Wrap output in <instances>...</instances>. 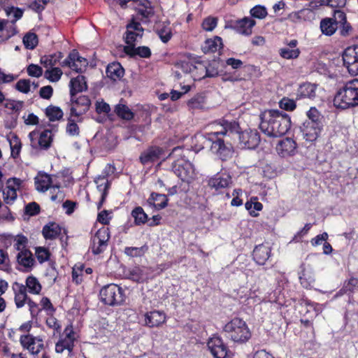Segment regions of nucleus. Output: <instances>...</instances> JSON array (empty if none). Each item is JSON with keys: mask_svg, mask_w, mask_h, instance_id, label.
Here are the masks:
<instances>
[{"mask_svg": "<svg viewBox=\"0 0 358 358\" xmlns=\"http://www.w3.org/2000/svg\"><path fill=\"white\" fill-rule=\"evenodd\" d=\"M220 124L222 127V131L207 133L205 138L209 143L208 145L210 150L222 161H226L231 157L234 150L231 143L226 141L224 137L228 132L240 134L241 128L239 123L235 120L222 119Z\"/></svg>", "mask_w": 358, "mask_h": 358, "instance_id": "f257e3e1", "label": "nucleus"}, {"mask_svg": "<svg viewBox=\"0 0 358 358\" xmlns=\"http://www.w3.org/2000/svg\"><path fill=\"white\" fill-rule=\"evenodd\" d=\"M259 129L269 137H280L291 127V118L278 110H265L260 113Z\"/></svg>", "mask_w": 358, "mask_h": 358, "instance_id": "f03ea898", "label": "nucleus"}, {"mask_svg": "<svg viewBox=\"0 0 358 358\" xmlns=\"http://www.w3.org/2000/svg\"><path fill=\"white\" fill-rule=\"evenodd\" d=\"M333 102L334 106L340 109L358 106V78L346 82L337 91Z\"/></svg>", "mask_w": 358, "mask_h": 358, "instance_id": "7ed1b4c3", "label": "nucleus"}, {"mask_svg": "<svg viewBox=\"0 0 358 358\" xmlns=\"http://www.w3.org/2000/svg\"><path fill=\"white\" fill-rule=\"evenodd\" d=\"M223 333L227 338L238 344L246 343L252 337V333L246 322L235 317L223 327Z\"/></svg>", "mask_w": 358, "mask_h": 358, "instance_id": "20e7f679", "label": "nucleus"}, {"mask_svg": "<svg viewBox=\"0 0 358 358\" xmlns=\"http://www.w3.org/2000/svg\"><path fill=\"white\" fill-rule=\"evenodd\" d=\"M100 301L105 305L117 306L125 301L123 289L116 284L110 283L103 286L99 291Z\"/></svg>", "mask_w": 358, "mask_h": 358, "instance_id": "39448f33", "label": "nucleus"}, {"mask_svg": "<svg viewBox=\"0 0 358 358\" xmlns=\"http://www.w3.org/2000/svg\"><path fill=\"white\" fill-rule=\"evenodd\" d=\"M31 147L35 150H48L53 141V134L50 129H45L41 133L34 130L29 134Z\"/></svg>", "mask_w": 358, "mask_h": 358, "instance_id": "423d86ee", "label": "nucleus"}, {"mask_svg": "<svg viewBox=\"0 0 358 358\" xmlns=\"http://www.w3.org/2000/svg\"><path fill=\"white\" fill-rule=\"evenodd\" d=\"M110 238V230L108 227H101L91 238L90 248L94 255L103 253L108 245Z\"/></svg>", "mask_w": 358, "mask_h": 358, "instance_id": "0eeeda50", "label": "nucleus"}, {"mask_svg": "<svg viewBox=\"0 0 358 358\" xmlns=\"http://www.w3.org/2000/svg\"><path fill=\"white\" fill-rule=\"evenodd\" d=\"M76 341V332L73 330V325L71 324H68L55 344V352L62 353L65 350H67L69 352H71L73 350Z\"/></svg>", "mask_w": 358, "mask_h": 358, "instance_id": "6e6552de", "label": "nucleus"}, {"mask_svg": "<svg viewBox=\"0 0 358 358\" xmlns=\"http://www.w3.org/2000/svg\"><path fill=\"white\" fill-rule=\"evenodd\" d=\"M173 173L183 182H191L195 176L194 165L189 161L178 159L172 164Z\"/></svg>", "mask_w": 358, "mask_h": 358, "instance_id": "1a4fd4ad", "label": "nucleus"}, {"mask_svg": "<svg viewBox=\"0 0 358 358\" xmlns=\"http://www.w3.org/2000/svg\"><path fill=\"white\" fill-rule=\"evenodd\" d=\"M343 65L352 76L358 75V45L349 46L342 55Z\"/></svg>", "mask_w": 358, "mask_h": 358, "instance_id": "9d476101", "label": "nucleus"}, {"mask_svg": "<svg viewBox=\"0 0 358 358\" xmlns=\"http://www.w3.org/2000/svg\"><path fill=\"white\" fill-rule=\"evenodd\" d=\"M207 347L214 358H227L230 350L222 338L218 336H213L207 342Z\"/></svg>", "mask_w": 358, "mask_h": 358, "instance_id": "9b49d317", "label": "nucleus"}, {"mask_svg": "<svg viewBox=\"0 0 358 358\" xmlns=\"http://www.w3.org/2000/svg\"><path fill=\"white\" fill-rule=\"evenodd\" d=\"M22 184V180L20 178H9L5 187L2 189L3 202L6 205H12L17 199V190L20 189Z\"/></svg>", "mask_w": 358, "mask_h": 358, "instance_id": "f8f14e48", "label": "nucleus"}, {"mask_svg": "<svg viewBox=\"0 0 358 358\" xmlns=\"http://www.w3.org/2000/svg\"><path fill=\"white\" fill-rule=\"evenodd\" d=\"M232 183V178L227 172L217 173L208 180V187L218 193L224 192Z\"/></svg>", "mask_w": 358, "mask_h": 358, "instance_id": "ddd939ff", "label": "nucleus"}, {"mask_svg": "<svg viewBox=\"0 0 358 358\" xmlns=\"http://www.w3.org/2000/svg\"><path fill=\"white\" fill-rule=\"evenodd\" d=\"M260 141V134L257 129H248L239 134V143L242 148L255 149Z\"/></svg>", "mask_w": 358, "mask_h": 358, "instance_id": "4468645a", "label": "nucleus"}, {"mask_svg": "<svg viewBox=\"0 0 358 358\" xmlns=\"http://www.w3.org/2000/svg\"><path fill=\"white\" fill-rule=\"evenodd\" d=\"M87 64V59L81 57L76 50H73L68 57L60 63L62 67L68 66L77 73H82Z\"/></svg>", "mask_w": 358, "mask_h": 358, "instance_id": "2eb2a0df", "label": "nucleus"}, {"mask_svg": "<svg viewBox=\"0 0 358 358\" xmlns=\"http://www.w3.org/2000/svg\"><path fill=\"white\" fill-rule=\"evenodd\" d=\"M20 342L24 349L28 350L34 355H37L44 348L43 341L40 336L22 335Z\"/></svg>", "mask_w": 358, "mask_h": 358, "instance_id": "dca6fc26", "label": "nucleus"}, {"mask_svg": "<svg viewBox=\"0 0 358 358\" xmlns=\"http://www.w3.org/2000/svg\"><path fill=\"white\" fill-rule=\"evenodd\" d=\"M71 107L70 115L71 117H78L85 114L91 106V100L88 96L81 95L78 98L71 97Z\"/></svg>", "mask_w": 358, "mask_h": 358, "instance_id": "f3484780", "label": "nucleus"}, {"mask_svg": "<svg viewBox=\"0 0 358 358\" xmlns=\"http://www.w3.org/2000/svg\"><path fill=\"white\" fill-rule=\"evenodd\" d=\"M308 120L303 122L300 131L304 141L303 145L310 148L313 142V107H310L306 113Z\"/></svg>", "mask_w": 358, "mask_h": 358, "instance_id": "a211bd4d", "label": "nucleus"}, {"mask_svg": "<svg viewBox=\"0 0 358 358\" xmlns=\"http://www.w3.org/2000/svg\"><path fill=\"white\" fill-rule=\"evenodd\" d=\"M164 155V149L158 145H151L143 151L139 162L143 165L152 164L158 162Z\"/></svg>", "mask_w": 358, "mask_h": 358, "instance_id": "6ab92c4d", "label": "nucleus"}, {"mask_svg": "<svg viewBox=\"0 0 358 358\" xmlns=\"http://www.w3.org/2000/svg\"><path fill=\"white\" fill-rule=\"evenodd\" d=\"M166 322V315L163 310H154L144 315V326L149 328H157Z\"/></svg>", "mask_w": 358, "mask_h": 358, "instance_id": "aec40b11", "label": "nucleus"}, {"mask_svg": "<svg viewBox=\"0 0 358 358\" xmlns=\"http://www.w3.org/2000/svg\"><path fill=\"white\" fill-rule=\"evenodd\" d=\"M271 250L268 243L256 245L252 251V259L257 264L264 266L270 258Z\"/></svg>", "mask_w": 358, "mask_h": 358, "instance_id": "412c9836", "label": "nucleus"}, {"mask_svg": "<svg viewBox=\"0 0 358 358\" xmlns=\"http://www.w3.org/2000/svg\"><path fill=\"white\" fill-rule=\"evenodd\" d=\"M296 143L290 138L281 140L276 146V150L282 157L293 156L296 152Z\"/></svg>", "mask_w": 358, "mask_h": 358, "instance_id": "4be33fe9", "label": "nucleus"}, {"mask_svg": "<svg viewBox=\"0 0 358 358\" xmlns=\"http://www.w3.org/2000/svg\"><path fill=\"white\" fill-rule=\"evenodd\" d=\"M12 289L14 293V301L17 308L24 306L30 297L27 295L24 285L17 282L13 284Z\"/></svg>", "mask_w": 358, "mask_h": 358, "instance_id": "5701e85b", "label": "nucleus"}, {"mask_svg": "<svg viewBox=\"0 0 358 358\" xmlns=\"http://www.w3.org/2000/svg\"><path fill=\"white\" fill-rule=\"evenodd\" d=\"M255 24L256 22L255 20L248 17H244L242 19L236 20L233 24V28L241 34L250 36Z\"/></svg>", "mask_w": 358, "mask_h": 358, "instance_id": "b1692460", "label": "nucleus"}, {"mask_svg": "<svg viewBox=\"0 0 358 358\" xmlns=\"http://www.w3.org/2000/svg\"><path fill=\"white\" fill-rule=\"evenodd\" d=\"M36 189L39 192H45L53 184L52 177L45 172H39L34 178Z\"/></svg>", "mask_w": 358, "mask_h": 358, "instance_id": "393cba45", "label": "nucleus"}, {"mask_svg": "<svg viewBox=\"0 0 358 358\" xmlns=\"http://www.w3.org/2000/svg\"><path fill=\"white\" fill-rule=\"evenodd\" d=\"M124 52L131 58L138 56L141 58H150L152 55L151 50L148 46H124Z\"/></svg>", "mask_w": 358, "mask_h": 358, "instance_id": "a878e982", "label": "nucleus"}, {"mask_svg": "<svg viewBox=\"0 0 358 358\" xmlns=\"http://www.w3.org/2000/svg\"><path fill=\"white\" fill-rule=\"evenodd\" d=\"M16 259L17 264L26 271H31L35 263L33 255L29 250H24L22 252H17Z\"/></svg>", "mask_w": 358, "mask_h": 358, "instance_id": "bb28decb", "label": "nucleus"}, {"mask_svg": "<svg viewBox=\"0 0 358 358\" xmlns=\"http://www.w3.org/2000/svg\"><path fill=\"white\" fill-rule=\"evenodd\" d=\"M62 227L55 222H50L43 226L42 234L45 240H55L62 234Z\"/></svg>", "mask_w": 358, "mask_h": 358, "instance_id": "cd10ccee", "label": "nucleus"}, {"mask_svg": "<svg viewBox=\"0 0 358 358\" xmlns=\"http://www.w3.org/2000/svg\"><path fill=\"white\" fill-rule=\"evenodd\" d=\"M223 43L221 37L215 36L213 38H208L205 41L201 47L203 53H215L217 50L222 49Z\"/></svg>", "mask_w": 358, "mask_h": 358, "instance_id": "c85d7f7f", "label": "nucleus"}, {"mask_svg": "<svg viewBox=\"0 0 358 358\" xmlns=\"http://www.w3.org/2000/svg\"><path fill=\"white\" fill-rule=\"evenodd\" d=\"M147 201L150 206H153L156 210H159L168 206L169 199L166 194L152 192Z\"/></svg>", "mask_w": 358, "mask_h": 358, "instance_id": "c756f323", "label": "nucleus"}, {"mask_svg": "<svg viewBox=\"0 0 358 358\" xmlns=\"http://www.w3.org/2000/svg\"><path fill=\"white\" fill-rule=\"evenodd\" d=\"M70 95L74 97L76 95L87 90V86L85 81V77L83 76H78L70 81Z\"/></svg>", "mask_w": 358, "mask_h": 358, "instance_id": "7c9ffc66", "label": "nucleus"}, {"mask_svg": "<svg viewBox=\"0 0 358 358\" xmlns=\"http://www.w3.org/2000/svg\"><path fill=\"white\" fill-rule=\"evenodd\" d=\"M155 32L164 43H168L173 36L169 22H160L157 24Z\"/></svg>", "mask_w": 358, "mask_h": 358, "instance_id": "2f4dec72", "label": "nucleus"}, {"mask_svg": "<svg viewBox=\"0 0 358 358\" xmlns=\"http://www.w3.org/2000/svg\"><path fill=\"white\" fill-rule=\"evenodd\" d=\"M107 76L113 81L120 80L124 75V69L119 62H112L107 66Z\"/></svg>", "mask_w": 358, "mask_h": 358, "instance_id": "473e14b6", "label": "nucleus"}, {"mask_svg": "<svg viewBox=\"0 0 358 358\" xmlns=\"http://www.w3.org/2000/svg\"><path fill=\"white\" fill-rule=\"evenodd\" d=\"M25 290L34 295H38L42 290V285L39 280L33 275L27 276L25 280V285H24Z\"/></svg>", "mask_w": 358, "mask_h": 358, "instance_id": "72a5a7b5", "label": "nucleus"}, {"mask_svg": "<svg viewBox=\"0 0 358 358\" xmlns=\"http://www.w3.org/2000/svg\"><path fill=\"white\" fill-rule=\"evenodd\" d=\"M93 270L90 267L85 268L83 264L76 265L72 269V281L76 285H80L83 281L85 274L90 275Z\"/></svg>", "mask_w": 358, "mask_h": 358, "instance_id": "f704fd0d", "label": "nucleus"}, {"mask_svg": "<svg viewBox=\"0 0 358 358\" xmlns=\"http://www.w3.org/2000/svg\"><path fill=\"white\" fill-rule=\"evenodd\" d=\"M44 113L50 122L59 121L64 117V112L62 108L53 105L46 107Z\"/></svg>", "mask_w": 358, "mask_h": 358, "instance_id": "c9c22d12", "label": "nucleus"}, {"mask_svg": "<svg viewBox=\"0 0 358 358\" xmlns=\"http://www.w3.org/2000/svg\"><path fill=\"white\" fill-rule=\"evenodd\" d=\"M245 207L248 210L250 216L256 217L259 215V213L256 211H261L263 209V204L258 201L257 196H252L250 201L245 203Z\"/></svg>", "mask_w": 358, "mask_h": 358, "instance_id": "e433bc0d", "label": "nucleus"}, {"mask_svg": "<svg viewBox=\"0 0 358 358\" xmlns=\"http://www.w3.org/2000/svg\"><path fill=\"white\" fill-rule=\"evenodd\" d=\"M320 29L322 34L331 36L337 29L336 23L333 18H324L320 22Z\"/></svg>", "mask_w": 358, "mask_h": 358, "instance_id": "4c0bfd02", "label": "nucleus"}, {"mask_svg": "<svg viewBox=\"0 0 358 358\" xmlns=\"http://www.w3.org/2000/svg\"><path fill=\"white\" fill-rule=\"evenodd\" d=\"M63 57V54L61 52H57L53 54H50L48 55H44L41 58V63L45 67H53L57 63L60 62L62 58Z\"/></svg>", "mask_w": 358, "mask_h": 358, "instance_id": "58836bf2", "label": "nucleus"}, {"mask_svg": "<svg viewBox=\"0 0 358 358\" xmlns=\"http://www.w3.org/2000/svg\"><path fill=\"white\" fill-rule=\"evenodd\" d=\"M205 102V96L202 93H198L188 100L187 105L190 110L203 109Z\"/></svg>", "mask_w": 358, "mask_h": 358, "instance_id": "ea45409f", "label": "nucleus"}, {"mask_svg": "<svg viewBox=\"0 0 358 358\" xmlns=\"http://www.w3.org/2000/svg\"><path fill=\"white\" fill-rule=\"evenodd\" d=\"M148 246L145 244L141 247H126L124 254L129 257H141L148 252Z\"/></svg>", "mask_w": 358, "mask_h": 358, "instance_id": "a19ab883", "label": "nucleus"}, {"mask_svg": "<svg viewBox=\"0 0 358 358\" xmlns=\"http://www.w3.org/2000/svg\"><path fill=\"white\" fill-rule=\"evenodd\" d=\"M115 111L116 115L122 120H131L134 117V113L124 104H117L115 106Z\"/></svg>", "mask_w": 358, "mask_h": 358, "instance_id": "79ce46f5", "label": "nucleus"}, {"mask_svg": "<svg viewBox=\"0 0 358 358\" xmlns=\"http://www.w3.org/2000/svg\"><path fill=\"white\" fill-rule=\"evenodd\" d=\"M131 216L134 219L136 225H141L146 223L148 217L143 208L141 206H137L132 210Z\"/></svg>", "mask_w": 358, "mask_h": 358, "instance_id": "37998d69", "label": "nucleus"}, {"mask_svg": "<svg viewBox=\"0 0 358 358\" xmlns=\"http://www.w3.org/2000/svg\"><path fill=\"white\" fill-rule=\"evenodd\" d=\"M3 104L4 108L10 110V113L16 114L18 115L23 108V101H15L13 99H6Z\"/></svg>", "mask_w": 358, "mask_h": 358, "instance_id": "c03bdc74", "label": "nucleus"}, {"mask_svg": "<svg viewBox=\"0 0 358 358\" xmlns=\"http://www.w3.org/2000/svg\"><path fill=\"white\" fill-rule=\"evenodd\" d=\"M325 124V118L315 108V141L320 136Z\"/></svg>", "mask_w": 358, "mask_h": 358, "instance_id": "a18cd8bd", "label": "nucleus"}, {"mask_svg": "<svg viewBox=\"0 0 358 358\" xmlns=\"http://www.w3.org/2000/svg\"><path fill=\"white\" fill-rule=\"evenodd\" d=\"M28 239L23 234L17 235L13 239V249L16 251L22 252L24 250H29L27 247Z\"/></svg>", "mask_w": 358, "mask_h": 358, "instance_id": "49530a36", "label": "nucleus"}, {"mask_svg": "<svg viewBox=\"0 0 358 358\" xmlns=\"http://www.w3.org/2000/svg\"><path fill=\"white\" fill-rule=\"evenodd\" d=\"M313 94V84L310 83H305L299 85L297 91V97L301 98H310Z\"/></svg>", "mask_w": 358, "mask_h": 358, "instance_id": "de8ad7c7", "label": "nucleus"}, {"mask_svg": "<svg viewBox=\"0 0 358 358\" xmlns=\"http://www.w3.org/2000/svg\"><path fill=\"white\" fill-rule=\"evenodd\" d=\"M38 43V36L36 34L29 32L23 37V43L27 49H34Z\"/></svg>", "mask_w": 358, "mask_h": 358, "instance_id": "09e8293b", "label": "nucleus"}, {"mask_svg": "<svg viewBox=\"0 0 358 358\" xmlns=\"http://www.w3.org/2000/svg\"><path fill=\"white\" fill-rule=\"evenodd\" d=\"M61 184L59 182L52 184L50 187V199L52 201L60 202L63 200L64 194L62 191L60 190Z\"/></svg>", "mask_w": 358, "mask_h": 358, "instance_id": "8fccbe9b", "label": "nucleus"}, {"mask_svg": "<svg viewBox=\"0 0 358 358\" xmlns=\"http://www.w3.org/2000/svg\"><path fill=\"white\" fill-rule=\"evenodd\" d=\"M130 275L131 279L137 282H143L148 279L147 274L145 273L144 269L139 266L133 268L130 271Z\"/></svg>", "mask_w": 358, "mask_h": 358, "instance_id": "3c124183", "label": "nucleus"}, {"mask_svg": "<svg viewBox=\"0 0 358 358\" xmlns=\"http://www.w3.org/2000/svg\"><path fill=\"white\" fill-rule=\"evenodd\" d=\"M10 146L11 150V157L14 159H17L20 156L22 143L20 139L16 135L13 136L12 139L10 140Z\"/></svg>", "mask_w": 358, "mask_h": 358, "instance_id": "603ef678", "label": "nucleus"}, {"mask_svg": "<svg viewBox=\"0 0 358 358\" xmlns=\"http://www.w3.org/2000/svg\"><path fill=\"white\" fill-rule=\"evenodd\" d=\"M143 34L135 32L132 30H127L124 34V42L127 44L126 46H135L136 42L138 38H141Z\"/></svg>", "mask_w": 358, "mask_h": 358, "instance_id": "864d4df0", "label": "nucleus"}, {"mask_svg": "<svg viewBox=\"0 0 358 358\" xmlns=\"http://www.w3.org/2000/svg\"><path fill=\"white\" fill-rule=\"evenodd\" d=\"M194 69H200L201 73L200 76L197 78L198 80L205 78H213L215 77L218 75V72L215 69H213L210 71L206 66H204L202 63H199L198 66H194Z\"/></svg>", "mask_w": 358, "mask_h": 358, "instance_id": "5fc2aeb1", "label": "nucleus"}, {"mask_svg": "<svg viewBox=\"0 0 358 358\" xmlns=\"http://www.w3.org/2000/svg\"><path fill=\"white\" fill-rule=\"evenodd\" d=\"M0 270L7 273H10L12 270L8 255L3 250H0Z\"/></svg>", "mask_w": 358, "mask_h": 358, "instance_id": "6e6d98bb", "label": "nucleus"}, {"mask_svg": "<svg viewBox=\"0 0 358 358\" xmlns=\"http://www.w3.org/2000/svg\"><path fill=\"white\" fill-rule=\"evenodd\" d=\"M44 76L50 82H57L62 76V71L58 67H51L50 69H47L45 71Z\"/></svg>", "mask_w": 358, "mask_h": 358, "instance_id": "4d7b16f0", "label": "nucleus"}, {"mask_svg": "<svg viewBox=\"0 0 358 358\" xmlns=\"http://www.w3.org/2000/svg\"><path fill=\"white\" fill-rule=\"evenodd\" d=\"M41 311L44 310L46 315H54L56 312V308L54 307L50 299L47 296H43L40 300Z\"/></svg>", "mask_w": 358, "mask_h": 358, "instance_id": "13d9d810", "label": "nucleus"}, {"mask_svg": "<svg viewBox=\"0 0 358 358\" xmlns=\"http://www.w3.org/2000/svg\"><path fill=\"white\" fill-rule=\"evenodd\" d=\"M347 3V0H315V6H318L327 5L332 8H343Z\"/></svg>", "mask_w": 358, "mask_h": 358, "instance_id": "bf43d9fd", "label": "nucleus"}, {"mask_svg": "<svg viewBox=\"0 0 358 358\" xmlns=\"http://www.w3.org/2000/svg\"><path fill=\"white\" fill-rule=\"evenodd\" d=\"M68 123L66 127V133L71 136H77L80 134V129L72 117L70 115L67 119Z\"/></svg>", "mask_w": 358, "mask_h": 358, "instance_id": "052dcab7", "label": "nucleus"}, {"mask_svg": "<svg viewBox=\"0 0 358 358\" xmlns=\"http://www.w3.org/2000/svg\"><path fill=\"white\" fill-rule=\"evenodd\" d=\"M218 20L215 17L208 16L203 19L201 27L206 31H212L217 24Z\"/></svg>", "mask_w": 358, "mask_h": 358, "instance_id": "680f3d73", "label": "nucleus"}, {"mask_svg": "<svg viewBox=\"0 0 358 358\" xmlns=\"http://www.w3.org/2000/svg\"><path fill=\"white\" fill-rule=\"evenodd\" d=\"M250 13L252 17L257 19H264L268 15L266 8L261 5H257L252 8L250 10Z\"/></svg>", "mask_w": 358, "mask_h": 358, "instance_id": "e2e57ef3", "label": "nucleus"}, {"mask_svg": "<svg viewBox=\"0 0 358 358\" xmlns=\"http://www.w3.org/2000/svg\"><path fill=\"white\" fill-rule=\"evenodd\" d=\"M36 257L38 261L42 264L48 261L50 257V252L48 248L38 247L35 251Z\"/></svg>", "mask_w": 358, "mask_h": 358, "instance_id": "0e129e2a", "label": "nucleus"}, {"mask_svg": "<svg viewBox=\"0 0 358 358\" xmlns=\"http://www.w3.org/2000/svg\"><path fill=\"white\" fill-rule=\"evenodd\" d=\"M300 51L298 48L290 49L289 48H281L280 50V55L287 59L297 58L299 55Z\"/></svg>", "mask_w": 358, "mask_h": 358, "instance_id": "69168bd1", "label": "nucleus"}, {"mask_svg": "<svg viewBox=\"0 0 358 358\" xmlns=\"http://www.w3.org/2000/svg\"><path fill=\"white\" fill-rule=\"evenodd\" d=\"M279 106L282 110L287 111H293L296 108V104L294 100L288 97H283L279 101Z\"/></svg>", "mask_w": 358, "mask_h": 358, "instance_id": "338daca9", "label": "nucleus"}, {"mask_svg": "<svg viewBox=\"0 0 358 358\" xmlns=\"http://www.w3.org/2000/svg\"><path fill=\"white\" fill-rule=\"evenodd\" d=\"M41 207L36 202L33 201L27 204L24 207V213L29 216H35L40 213Z\"/></svg>", "mask_w": 358, "mask_h": 358, "instance_id": "774afa93", "label": "nucleus"}]
</instances>
